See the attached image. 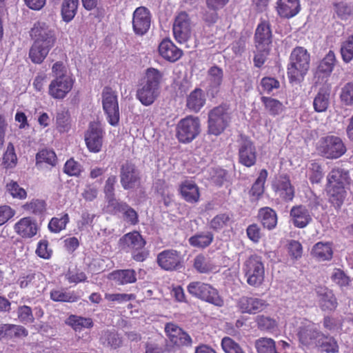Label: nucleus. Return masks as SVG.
I'll list each match as a JSON object with an SVG mask.
<instances>
[{"instance_id": "f257e3e1", "label": "nucleus", "mask_w": 353, "mask_h": 353, "mask_svg": "<svg viewBox=\"0 0 353 353\" xmlns=\"http://www.w3.org/2000/svg\"><path fill=\"white\" fill-rule=\"evenodd\" d=\"M146 244V240L137 230L125 234L119 240L121 249L130 252L132 259L137 262H143L148 258L150 252L145 248Z\"/></svg>"}, {"instance_id": "f03ea898", "label": "nucleus", "mask_w": 353, "mask_h": 353, "mask_svg": "<svg viewBox=\"0 0 353 353\" xmlns=\"http://www.w3.org/2000/svg\"><path fill=\"white\" fill-rule=\"evenodd\" d=\"M327 192L330 201L336 206L342 204L345 197V186L350 183L347 171L341 168H334L327 176Z\"/></svg>"}, {"instance_id": "7ed1b4c3", "label": "nucleus", "mask_w": 353, "mask_h": 353, "mask_svg": "<svg viewBox=\"0 0 353 353\" xmlns=\"http://www.w3.org/2000/svg\"><path fill=\"white\" fill-rule=\"evenodd\" d=\"M232 116L229 105L222 103L214 107L208 114V134L221 135L230 126Z\"/></svg>"}, {"instance_id": "20e7f679", "label": "nucleus", "mask_w": 353, "mask_h": 353, "mask_svg": "<svg viewBox=\"0 0 353 353\" xmlns=\"http://www.w3.org/2000/svg\"><path fill=\"white\" fill-rule=\"evenodd\" d=\"M188 292L193 297L218 307L224 305L219 291L211 284L200 281H191L187 285Z\"/></svg>"}, {"instance_id": "39448f33", "label": "nucleus", "mask_w": 353, "mask_h": 353, "mask_svg": "<svg viewBox=\"0 0 353 353\" xmlns=\"http://www.w3.org/2000/svg\"><path fill=\"white\" fill-rule=\"evenodd\" d=\"M242 271L247 283L254 288L260 287L265 279V267L261 256L250 255L243 263Z\"/></svg>"}, {"instance_id": "423d86ee", "label": "nucleus", "mask_w": 353, "mask_h": 353, "mask_svg": "<svg viewBox=\"0 0 353 353\" xmlns=\"http://www.w3.org/2000/svg\"><path fill=\"white\" fill-rule=\"evenodd\" d=\"M310 54L302 47H297L293 50L290 54V80L291 83H299L310 67Z\"/></svg>"}, {"instance_id": "0eeeda50", "label": "nucleus", "mask_w": 353, "mask_h": 353, "mask_svg": "<svg viewBox=\"0 0 353 353\" xmlns=\"http://www.w3.org/2000/svg\"><path fill=\"white\" fill-rule=\"evenodd\" d=\"M175 131L179 143H191L201 132L200 119L192 115L186 116L177 123Z\"/></svg>"}, {"instance_id": "6e6552de", "label": "nucleus", "mask_w": 353, "mask_h": 353, "mask_svg": "<svg viewBox=\"0 0 353 353\" xmlns=\"http://www.w3.org/2000/svg\"><path fill=\"white\" fill-rule=\"evenodd\" d=\"M316 150L321 156L330 159H338L346 152L342 139L334 135L322 137L316 143Z\"/></svg>"}, {"instance_id": "1a4fd4ad", "label": "nucleus", "mask_w": 353, "mask_h": 353, "mask_svg": "<svg viewBox=\"0 0 353 353\" xmlns=\"http://www.w3.org/2000/svg\"><path fill=\"white\" fill-rule=\"evenodd\" d=\"M300 343L307 347H316L325 335L319 330L316 325L307 320L299 319L296 322Z\"/></svg>"}, {"instance_id": "9d476101", "label": "nucleus", "mask_w": 353, "mask_h": 353, "mask_svg": "<svg viewBox=\"0 0 353 353\" xmlns=\"http://www.w3.org/2000/svg\"><path fill=\"white\" fill-rule=\"evenodd\" d=\"M103 109L107 115L108 123L116 126L119 122V108L116 92L110 86H105L102 91Z\"/></svg>"}, {"instance_id": "9b49d317", "label": "nucleus", "mask_w": 353, "mask_h": 353, "mask_svg": "<svg viewBox=\"0 0 353 353\" xmlns=\"http://www.w3.org/2000/svg\"><path fill=\"white\" fill-rule=\"evenodd\" d=\"M238 145L239 163L250 168L256 164L257 152L254 142L250 137L241 134Z\"/></svg>"}, {"instance_id": "f8f14e48", "label": "nucleus", "mask_w": 353, "mask_h": 353, "mask_svg": "<svg viewBox=\"0 0 353 353\" xmlns=\"http://www.w3.org/2000/svg\"><path fill=\"white\" fill-rule=\"evenodd\" d=\"M175 40L179 43L188 41L192 34V22L189 14L181 11L175 17L172 27Z\"/></svg>"}, {"instance_id": "ddd939ff", "label": "nucleus", "mask_w": 353, "mask_h": 353, "mask_svg": "<svg viewBox=\"0 0 353 353\" xmlns=\"http://www.w3.org/2000/svg\"><path fill=\"white\" fill-rule=\"evenodd\" d=\"M168 343L173 347L180 348L192 345V338L182 328L173 323H168L165 326Z\"/></svg>"}, {"instance_id": "4468645a", "label": "nucleus", "mask_w": 353, "mask_h": 353, "mask_svg": "<svg viewBox=\"0 0 353 353\" xmlns=\"http://www.w3.org/2000/svg\"><path fill=\"white\" fill-rule=\"evenodd\" d=\"M120 182L124 190L133 189L140 185L139 172L132 161H126L121 165Z\"/></svg>"}, {"instance_id": "2eb2a0df", "label": "nucleus", "mask_w": 353, "mask_h": 353, "mask_svg": "<svg viewBox=\"0 0 353 353\" xmlns=\"http://www.w3.org/2000/svg\"><path fill=\"white\" fill-rule=\"evenodd\" d=\"M30 36L34 40L33 43L54 46L56 37L54 31L43 21H37L30 30Z\"/></svg>"}, {"instance_id": "dca6fc26", "label": "nucleus", "mask_w": 353, "mask_h": 353, "mask_svg": "<svg viewBox=\"0 0 353 353\" xmlns=\"http://www.w3.org/2000/svg\"><path fill=\"white\" fill-rule=\"evenodd\" d=\"M157 263L164 270L174 271L183 267V258L179 252L168 249L158 254Z\"/></svg>"}, {"instance_id": "f3484780", "label": "nucleus", "mask_w": 353, "mask_h": 353, "mask_svg": "<svg viewBox=\"0 0 353 353\" xmlns=\"http://www.w3.org/2000/svg\"><path fill=\"white\" fill-rule=\"evenodd\" d=\"M74 80L70 76L54 78L48 86V94L54 99H63L73 88Z\"/></svg>"}, {"instance_id": "a211bd4d", "label": "nucleus", "mask_w": 353, "mask_h": 353, "mask_svg": "<svg viewBox=\"0 0 353 353\" xmlns=\"http://www.w3.org/2000/svg\"><path fill=\"white\" fill-rule=\"evenodd\" d=\"M268 306L266 300L255 296H243L236 302L238 310L243 314H255L263 312Z\"/></svg>"}, {"instance_id": "6ab92c4d", "label": "nucleus", "mask_w": 353, "mask_h": 353, "mask_svg": "<svg viewBox=\"0 0 353 353\" xmlns=\"http://www.w3.org/2000/svg\"><path fill=\"white\" fill-rule=\"evenodd\" d=\"M151 14L150 10L143 6L139 7L133 12L132 27L134 33L142 36L150 29Z\"/></svg>"}, {"instance_id": "aec40b11", "label": "nucleus", "mask_w": 353, "mask_h": 353, "mask_svg": "<svg viewBox=\"0 0 353 353\" xmlns=\"http://www.w3.org/2000/svg\"><path fill=\"white\" fill-rule=\"evenodd\" d=\"M103 132L97 123H90L85 135V141L88 150L97 153L101 150L103 145Z\"/></svg>"}, {"instance_id": "412c9836", "label": "nucleus", "mask_w": 353, "mask_h": 353, "mask_svg": "<svg viewBox=\"0 0 353 353\" xmlns=\"http://www.w3.org/2000/svg\"><path fill=\"white\" fill-rule=\"evenodd\" d=\"M14 232L23 239H31L38 232L37 221L30 216L20 219L14 225Z\"/></svg>"}, {"instance_id": "4be33fe9", "label": "nucleus", "mask_w": 353, "mask_h": 353, "mask_svg": "<svg viewBox=\"0 0 353 353\" xmlns=\"http://www.w3.org/2000/svg\"><path fill=\"white\" fill-rule=\"evenodd\" d=\"M158 51L165 60L174 63L179 60L183 54L182 50L179 48L170 39H164L159 43Z\"/></svg>"}, {"instance_id": "5701e85b", "label": "nucleus", "mask_w": 353, "mask_h": 353, "mask_svg": "<svg viewBox=\"0 0 353 353\" xmlns=\"http://www.w3.org/2000/svg\"><path fill=\"white\" fill-rule=\"evenodd\" d=\"M254 42L256 49H263L269 47L272 43V31L268 22L262 21L257 26L254 34Z\"/></svg>"}, {"instance_id": "b1692460", "label": "nucleus", "mask_w": 353, "mask_h": 353, "mask_svg": "<svg viewBox=\"0 0 353 353\" xmlns=\"http://www.w3.org/2000/svg\"><path fill=\"white\" fill-rule=\"evenodd\" d=\"M181 197L187 203L194 204L200 200V191L198 185L192 181L182 182L179 188Z\"/></svg>"}, {"instance_id": "393cba45", "label": "nucleus", "mask_w": 353, "mask_h": 353, "mask_svg": "<svg viewBox=\"0 0 353 353\" xmlns=\"http://www.w3.org/2000/svg\"><path fill=\"white\" fill-rule=\"evenodd\" d=\"M185 102L190 112L198 113L206 103L205 94L201 88H196L187 96Z\"/></svg>"}, {"instance_id": "a878e982", "label": "nucleus", "mask_w": 353, "mask_h": 353, "mask_svg": "<svg viewBox=\"0 0 353 353\" xmlns=\"http://www.w3.org/2000/svg\"><path fill=\"white\" fill-rule=\"evenodd\" d=\"M315 290L319 305L323 310H333L337 307V301L332 290L323 286H319Z\"/></svg>"}, {"instance_id": "bb28decb", "label": "nucleus", "mask_w": 353, "mask_h": 353, "mask_svg": "<svg viewBox=\"0 0 353 353\" xmlns=\"http://www.w3.org/2000/svg\"><path fill=\"white\" fill-rule=\"evenodd\" d=\"M100 341L103 345L112 350L119 349L123 345V337L114 329L102 331Z\"/></svg>"}, {"instance_id": "cd10ccee", "label": "nucleus", "mask_w": 353, "mask_h": 353, "mask_svg": "<svg viewBox=\"0 0 353 353\" xmlns=\"http://www.w3.org/2000/svg\"><path fill=\"white\" fill-rule=\"evenodd\" d=\"M108 279L119 285H123L135 283L137 281V274L132 269L117 270L112 272Z\"/></svg>"}, {"instance_id": "c85d7f7f", "label": "nucleus", "mask_w": 353, "mask_h": 353, "mask_svg": "<svg viewBox=\"0 0 353 353\" xmlns=\"http://www.w3.org/2000/svg\"><path fill=\"white\" fill-rule=\"evenodd\" d=\"M53 46L33 43L29 50V58L35 64H41Z\"/></svg>"}, {"instance_id": "c756f323", "label": "nucleus", "mask_w": 353, "mask_h": 353, "mask_svg": "<svg viewBox=\"0 0 353 353\" xmlns=\"http://www.w3.org/2000/svg\"><path fill=\"white\" fill-rule=\"evenodd\" d=\"M65 323L75 332H81L85 328L90 329L94 325L93 321L91 318L83 317L76 314L69 315L65 321Z\"/></svg>"}, {"instance_id": "7c9ffc66", "label": "nucleus", "mask_w": 353, "mask_h": 353, "mask_svg": "<svg viewBox=\"0 0 353 353\" xmlns=\"http://www.w3.org/2000/svg\"><path fill=\"white\" fill-rule=\"evenodd\" d=\"M159 94V90L143 84L138 88L136 97L143 105L148 106L154 102Z\"/></svg>"}, {"instance_id": "2f4dec72", "label": "nucleus", "mask_w": 353, "mask_h": 353, "mask_svg": "<svg viewBox=\"0 0 353 353\" xmlns=\"http://www.w3.org/2000/svg\"><path fill=\"white\" fill-rule=\"evenodd\" d=\"M312 255L319 261H329L332 258L333 250L329 242H318L312 248Z\"/></svg>"}, {"instance_id": "473e14b6", "label": "nucleus", "mask_w": 353, "mask_h": 353, "mask_svg": "<svg viewBox=\"0 0 353 353\" xmlns=\"http://www.w3.org/2000/svg\"><path fill=\"white\" fill-rule=\"evenodd\" d=\"M50 299L55 302L74 303L78 301L81 296L76 292H68L64 289H54L50 291Z\"/></svg>"}, {"instance_id": "72a5a7b5", "label": "nucleus", "mask_w": 353, "mask_h": 353, "mask_svg": "<svg viewBox=\"0 0 353 353\" xmlns=\"http://www.w3.org/2000/svg\"><path fill=\"white\" fill-rule=\"evenodd\" d=\"M258 216L265 228L272 230L277 223V216L274 210L269 207L262 208L259 211Z\"/></svg>"}, {"instance_id": "f704fd0d", "label": "nucleus", "mask_w": 353, "mask_h": 353, "mask_svg": "<svg viewBox=\"0 0 353 353\" xmlns=\"http://www.w3.org/2000/svg\"><path fill=\"white\" fill-rule=\"evenodd\" d=\"M290 215L294 225L299 228L305 227L311 220L308 211L301 205L293 208L291 210Z\"/></svg>"}, {"instance_id": "c9c22d12", "label": "nucleus", "mask_w": 353, "mask_h": 353, "mask_svg": "<svg viewBox=\"0 0 353 353\" xmlns=\"http://www.w3.org/2000/svg\"><path fill=\"white\" fill-rule=\"evenodd\" d=\"M232 223V216L228 213H220L214 216L209 223L210 228L220 232L229 227Z\"/></svg>"}, {"instance_id": "e433bc0d", "label": "nucleus", "mask_w": 353, "mask_h": 353, "mask_svg": "<svg viewBox=\"0 0 353 353\" xmlns=\"http://www.w3.org/2000/svg\"><path fill=\"white\" fill-rule=\"evenodd\" d=\"M214 235L211 232H198L192 236L188 241L191 246L199 248H205L213 241Z\"/></svg>"}, {"instance_id": "4c0bfd02", "label": "nucleus", "mask_w": 353, "mask_h": 353, "mask_svg": "<svg viewBox=\"0 0 353 353\" xmlns=\"http://www.w3.org/2000/svg\"><path fill=\"white\" fill-rule=\"evenodd\" d=\"M268 171L265 169H262L252 185V188L250 190V195L252 197H254L256 200H258L264 193L265 190V183L268 178Z\"/></svg>"}, {"instance_id": "58836bf2", "label": "nucleus", "mask_w": 353, "mask_h": 353, "mask_svg": "<svg viewBox=\"0 0 353 353\" xmlns=\"http://www.w3.org/2000/svg\"><path fill=\"white\" fill-rule=\"evenodd\" d=\"M79 0H63L61 9L63 21L67 23L71 21L77 12Z\"/></svg>"}, {"instance_id": "ea45409f", "label": "nucleus", "mask_w": 353, "mask_h": 353, "mask_svg": "<svg viewBox=\"0 0 353 353\" xmlns=\"http://www.w3.org/2000/svg\"><path fill=\"white\" fill-rule=\"evenodd\" d=\"M163 74L157 68H148L145 70V83L144 85L159 91Z\"/></svg>"}, {"instance_id": "a19ab883", "label": "nucleus", "mask_w": 353, "mask_h": 353, "mask_svg": "<svg viewBox=\"0 0 353 353\" xmlns=\"http://www.w3.org/2000/svg\"><path fill=\"white\" fill-rule=\"evenodd\" d=\"M261 101L264 105L265 110L271 116L274 117L280 114L284 109L281 102L270 97H261Z\"/></svg>"}, {"instance_id": "79ce46f5", "label": "nucleus", "mask_w": 353, "mask_h": 353, "mask_svg": "<svg viewBox=\"0 0 353 353\" xmlns=\"http://www.w3.org/2000/svg\"><path fill=\"white\" fill-rule=\"evenodd\" d=\"M330 91L325 88L320 89L317 95L315 97L313 105L315 111L318 112H325L329 105Z\"/></svg>"}, {"instance_id": "37998d69", "label": "nucleus", "mask_w": 353, "mask_h": 353, "mask_svg": "<svg viewBox=\"0 0 353 353\" xmlns=\"http://www.w3.org/2000/svg\"><path fill=\"white\" fill-rule=\"evenodd\" d=\"M208 74L209 77L210 87L215 89L217 92L223 83V70L216 65H213L208 70Z\"/></svg>"}, {"instance_id": "c03bdc74", "label": "nucleus", "mask_w": 353, "mask_h": 353, "mask_svg": "<svg viewBox=\"0 0 353 353\" xmlns=\"http://www.w3.org/2000/svg\"><path fill=\"white\" fill-rule=\"evenodd\" d=\"M70 221V217L68 213L64 212L60 217H52L49 221L48 228L51 232L59 233L65 229L67 224Z\"/></svg>"}, {"instance_id": "a18cd8bd", "label": "nucleus", "mask_w": 353, "mask_h": 353, "mask_svg": "<svg viewBox=\"0 0 353 353\" xmlns=\"http://www.w3.org/2000/svg\"><path fill=\"white\" fill-rule=\"evenodd\" d=\"M57 158L55 152L52 150L43 149L39 150L36 154V165L43 163L54 166L57 163Z\"/></svg>"}, {"instance_id": "49530a36", "label": "nucleus", "mask_w": 353, "mask_h": 353, "mask_svg": "<svg viewBox=\"0 0 353 353\" xmlns=\"http://www.w3.org/2000/svg\"><path fill=\"white\" fill-rule=\"evenodd\" d=\"M23 210L34 215H42L46 210V203L42 199H32L22 206Z\"/></svg>"}, {"instance_id": "de8ad7c7", "label": "nucleus", "mask_w": 353, "mask_h": 353, "mask_svg": "<svg viewBox=\"0 0 353 353\" xmlns=\"http://www.w3.org/2000/svg\"><path fill=\"white\" fill-rule=\"evenodd\" d=\"M193 266L198 272L202 274L209 273L214 269V265L211 263L210 259L201 254L196 256Z\"/></svg>"}, {"instance_id": "09e8293b", "label": "nucleus", "mask_w": 353, "mask_h": 353, "mask_svg": "<svg viewBox=\"0 0 353 353\" xmlns=\"http://www.w3.org/2000/svg\"><path fill=\"white\" fill-rule=\"evenodd\" d=\"M330 279L333 283L340 288L349 287L352 285V280L339 268H334L332 270Z\"/></svg>"}, {"instance_id": "8fccbe9b", "label": "nucleus", "mask_w": 353, "mask_h": 353, "mask_svg": "<svg viewBox=\"0 0 353 353\" xmlns=\"http://www.w3.org/2000/svg\"><path fill=\"white\" fill-rule=\"evenodd\" d=\"M56 127L60 132L69 131L70 129V114L68 110H61L57 113Z\"/></svg>"}, {"instance_id": "3c124183", "label": "nucleus", "mask_w": 353, "mask_h": 353, "mask_svg": "<svg viewBox=\"0 0 353 353\" xmlns=\"http://www.w3.org/2000/svg\"><path fill=\"white\" fill-rule=\"evenodd\" d=\"M336 63V57L333 51L330 50L322 59L318 66V72L330 74L333 70Z\"/></svg>"}, {"instance_id": "603ef678", "label": "nucleus", "mask_w": 353, "mask_h": 353, "mask_svg": "<svg viewBox=\"0 0 353 353\" xmlns=\"http://www.w3.org/2000/svg\"><path fill=\"white\" fill-rule=\"evenodd\" d=\"M221 345L225 353H245L240 344L229 336L222 339Z\"/></svg>"}, {"instance_id": "864d4df0", "label": "nucleus", "mask_w": 353, "mask_h": 353, "mask_svg": "<svg viewBox=\"0 0 353 353\" xmlns=\"http://www.w3.org/2000/svg\"><path fill=\"white\" fill-rule=\"evenodd\" d=\"M63 172L70 176H79L83 172V167L74 158H70L65 163Z\"/></svg>"}, {"instance_id": "5fc2aeb1", "label": "nucleus", "mask_w": 353, "mask_h": 353, "mask_svg": "<svg viewBox=\"0 0 353 353\" xmlns=\"http://www.w3.org/2000/svg\"><path fill=\"white\" fill-rule=\"evenodd\" d=\"M108 205H107V210L111 214H117L119 212H122L123 210H125V208L127 207V203L119 201L116 199L115 196H110L106 198Z\"/></svg>"}, {"instance_id": "6e6d98bb", "label": "nucleus", "mask_w": 353, "mask_h": 353, "mask_svg": "<svg viewBox=\"0 0 353 353\" xmlns=\"http://www.w3.org/2000/svg\"><path fill=\"white\" fill-rule=\"evenodd\" d=\"M35 253L43 259H50L51 258L53 251L50 248L49 242L47 239H41L38 242Z\"/></svg>"}, {"instance_id": "4d7b16f0", "label": "nucleus", "mask_w": 353, "mask_h": 353, "mask_svg": "<svg viewBox=\"0 0 353 353\" xmlns=\"http://www.w3.org/2000/svg\"><path fill=\"white\" fill-rule=\"evenodd\" d=\"M136 296L134 294L115 293L105 294V299L111 303H122L134 300Z\"/></svg>"}, {"instance_id": "13d9d810", "label": "nucleus", "mask_w": 353, "mask_h": 353, "mask_svg": "<svg viewBox=\"0 0 353 353\" xmlns=\"http://www.w3.org/2000/svg\"><path fill=\"white\" fill-rule=\"evenodd\" d=\"M17 162V158L14 145L12 143H9L3 157V163L6 168H8L14 167Z\"/></svg>"}, {"instance_id": "bf43d9fd", "label": "nucleus", "mask_w": 353, "mask_h": 353, "mask_svg": "<svg viewBox=\"0 0 353 353\" xmlns=\"http://www.w3.org/2000/svg\"><path fill=\"white\" fill-rule=\"evenodd\" d=\"M316 347H319L323 351L328 353H336L339 350V346L336 340L332 337H328L326 336H325L323 339L321 340V342L316 344Z\"/></svg>"}, {"instance_id": "052dcab7", "label": "nucleus", "mask_w": 353, "mask_h": 353, "mask_svg": "<svg viewBox=\"0 0 353 353\" xmlns=\"http://www.w3.org/2000/svg\"><path fill=\"white\" fill-rule=\"evenodd\" d=\"M341 53L343 60L346 63L353 59V34L343 43Z\"/></svg>"}, {"instance_id": "680f3d73", "label": "nucleus", "mask_w": 353, "mask_h": 353, "mask_svg": "<svg viewBox=\"0 0 353 353\" xmlns=\"http://www.w3.org/2000/svg\"><path fill=\"white\" fill-rule=\"evenodd\" d=\"M28 335V330L22 325L9 324L8 327L7 339L26 337Z\"/></svg>"}, {"instance_id": "e2e57ef3", "label": "nucleus", "mask_w": 353, "mask_h": 353, "mask_svg": "<svg viewBox=\"0 0 353 353\" xmlns=\"http://www.w3.org/2000/svg\"><path fill=\"white\" fill-rule=\"evenodd\" d=\"M340 97L341 101L345 105H353V81L349 82L344 85Z\"/></svg>"}, {"instance_id": "0e129e2a", "label": "nucleus", "mask_w": 353, "mask_h": 353, "mask_svg": "<svg viewBox=\"0 0 353 353\" xmlns=\"http://www.w3.org/2000/svg\"><path fill=\"white\" fill-rule=\"evenodd\" d=\"M8 192L14 197L24 199L27 196L26 191L15 181H11L6 185Z\"/></svg>"}, {"instance_id": "69168bd1", "label": "nucleus", "mask_w": 353, "mask_h": 353, "mask_svg": "<svg viewBox=\"0 0 353 353\" xmlns=\"http://www.w3.org/2000/svg\"><path fill=\"white\" fill-rule=\"evenodd\" d=\"M256 323L258 327L262 330H272L277 325L276 321L274 319L263 315L257 316Z\"/></svg>"}, {"instance_id": "338daca9", "label": "nucleus", "mask_w": 353, "mask_h": 353, "mask_svg": "<svg viewBox=\"0 0 353 353\" xmlns=\"http://www.w3.org/2000/svg\"><path fill=\"white\" fill-rule=\"evenodd\" d=\"M17 314L19 321L22 323H32L34 321L32 310L30 306L22 305L19 307Z\"/></svg>"}, {"instance_id": "774afa93", "label": "nucleus", "mask_w": 353, "mask_h": 353, "mask_svg": "<svg viewBox=\"0 0 353 353\" xmlns=\"http://www.w3.org/2000/svg\"><path fill=\"white\" fill-rule=\"evenodd\" d=\"M124 220L132 225H136L139 223V215L135 210L128 204L122 212Z\"/></svg>"}]
</instances>
